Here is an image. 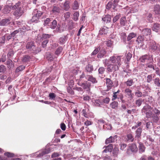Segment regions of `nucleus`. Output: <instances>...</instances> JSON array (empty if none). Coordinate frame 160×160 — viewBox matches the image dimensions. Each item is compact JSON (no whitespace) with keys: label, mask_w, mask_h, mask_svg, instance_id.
<instances>
[{"label":"nucleus","mask_w":160,"mask_h":160,"mask_svg":"<svg viewBox=\"0 0 160 160\" xmlns=\"http://www.w3.org/2000/svg\"><path fill=\"white\" fill-rule=\"evenodd\" d=\"M121 56H112L108 59L109 61L112 64L119 68L121 65Z\"/></svg>","instance_id":"nucleus-1"},{"label":"nucleus","mask_w":160,"mask_h":160,"mask_svg":"<svg viewBox=\"0 0 160 160\" xmlns=\"http://www.w3.org/2000/svg\"><path fill=\"white\" fill-rule=\"evenodd\" d=\"M26 48L27 49L33 53H37L39 52L38 50H37V48L36 47L34 42L32 41L28 42Z\"/></svg>","instance_id":"nucleus-2"},{"label":"nucleus","mask_w":160,"mask_h":160,"mask_svg":"<svg viewBox=\"0 0 160 160\" xmlns=\"http://www.w3.org/2000/svg\"><path fill=\"white\" fill-rule=\"evenodd\" d=\"M15 9L18 10L22 13L24 12L25 11L24 8L20 2H17L12 7V9L14 10Z\"/></svg>","instance_id":"nucleus-3"},{"label":"nucleus","mask_w":160,"mask_h":160,"mask_svg":"<svg viewBox=\"0 0 160 160\" xmlns=\"http://www.w3.org/2000/svg\"><path fill=\"white\" fill-rule=\"evenodd\" d=\"M118 67L112 64H110L107 67V70L109 72L116 71L119 69Z\"/></svg>","instance_id":"nucleus-4"},{"label":"nucleus","mask_w":160,"mask_h":160,"mask_svg":"<svg viewBox=\"0 0 160 160\" xmlns=\"http://www.w3.org/2000/svg\"><path fill=\"white\" fill-rule=\"evenodd\" d=\"M109 30L108 28L107 27H104L101 28L99 31V34L100 35H106L109 33Z\"/></svg>","instance_id":"nucleus-5"},{"label":"nucleus","mask_w":160,"mask_h":160,"mask_svg":"<svg viewBox=\"0 0 160 160\" xmlns=\"http://www.w3.org/2000/svg\"><path fill=\"white\" fill-rule=\"evenodd\" d=\"M61 10V9L58 6L56 5H53L52 7L51 12L54 14H57L60 12Z\"/></svg>","instance_id":"nucleus-6"},{"label":"nucleus","mask_w":160,"mask_h":160,"mask_svg":"<svg viewBox=\"0 0 160 160\" xmlns=\"http://www.w3.org/2000/svg\"><path fill=\"white\" fill-rule=\"evenodd\" d=\"M84 89H86L87 91L89 92L91 89V83L86 82V83H82L81 85Z\"/></svg>","instance_id":"nucleus-7"},{"label":"nucleus","mask_w":160,"mask_h":160,"mask_svg":"<svg viewBox=\"0 0 160 160\" xmlns=\"http://www.w3.org/2000/svg\"><path fill=\"white\" fill-rule=\"evenodd\" d=\"M11 20V17H9L8 18L2 19L0 22V25L2 26L7 25L10 23Z\"/></svg>","instance_id":"nucleus-8"},{"label":"nucleus","mask_w":160,"mask_h":160,"mask_svg":"<svg viewBox=\"0 0 160 160\" xmlns=\"http://www.w3.org/2000/svg\"><path fill=\"white\" fill-rule=\"evenodd\" d=\"M117 138V135H116L114 136H110L107 138L105 140L106 144H108L110 143H113L115 142V139Z\"/></svg>","instance_id":"nucleus-9"},{"label":"nucleus","mask_w":160,"mask_h":160,"mask_svg":"<svg viewBox=\"0 0 160 160\" xmlns=\"http://www.w3.org/2000/svg\"><path fill=\"white\" fill-rule=\"evenodd\" d=\"M144 40V38L142 36H139L137 38L136 42H137L138 45H140L141 46H143V42Z\"/></svg>","instance_id":"nucleus-10"},{"label":"nucleus","mask_w":160,"mask_h":160,"mask_svg":"<svg viewBox=\"0 0 160 160\" xmlns=\"http://www.w3.org/2000/svg\"><path fill=\"white\" fill-rule=\"evenodd\" d=\"M13 6L12 5L10 6L8 5L5 6L3 10V12L4 14H7L9 13Z\"/></svg>","instance_id":"nucleus-11"},{"label":"nucleus","mask_w":160,"mask_h":160,"mask_svg":"<svg viewBox=\"0 0 160 160\" xmlns=\"http://www.w3.org/2000/svg\"><path fill=\"white\" fill-rule=\"evenodd\" d=\"M106 83L108 88L107 91H108L113 86V82L110 78H106Z\"/></svg>","instance_id":"nucleus-12"},{"label":"nucleus","mask_w":160,"mask_h":160,"mask_svg":"<svg viewBox=\"0 0 160 160\" xmlns=\"http://www.w3.org/2000/svg\"><path fill=\"white\" fill-rule=\"evenodd\" d=\"M85 70V72H88L90 73H92L93 70V65L90 64H88L86 66Z\"/></svg>","instance_id":"nucleus-13"},{"label":"nucleus","mask_w":160,"mask_h":160,"mask_svg":"<svg viewBox=\"0 0 160 160\" xmlns=\"http://www.w3.org/2000/svg\"><path fill=\"white\" fill-rule=\"evenodd\" d=\"M7 67L9 69L13 68L14 66V63L10 59H8L6 62Z\"/></svg>","instance_id":"nucleus-14"},{"label":"nucleus","mask_w":160,"mask_h":160,"mask_svg":"<svg viewBox=\"0 0 160 160\" xmlns=\"http://www.w3.org/2000/svg\"><path fill=\"white\" fill-rule=\"evenodd\" d=\"M142 129L141 127L138 128L135 131V138H140L141 136Z\"/></svg>","instance_id":"nucleus-15"},{"label":"nucleus","mask_w":160,"mask_h":160,"mask_svg":"<svg viewBox=\"0 0 160 160\" xmlns=\"http://www.w3.org/2000/svg\"><path fill=\"white\" fill-rule=\"evenodd\" d=\"M142 34L144 36L150 35L151 34V30L148 28H144L142 31Z\"/></svg>","instance_id":"nucleus-16"},{"label":"nucleus","mask_w":160,"mask_h":160,"mask_svg":"<svg viewBox=\"0 0 160 160\" xmlns=\"http://www.w3.org/2000/svg\"><path fill=\"white\" fill-rule=\"evenodd\" d=\"M150 59V56L149 55H145L142 56L139 59L141 62H144Z\"/></svg>","instance_id":"nucleus-17"},{"label":"nucleus","mask_w":160,"mask_h":160,"mask_svg":"<svg viewBox=\"0 0 160 160\" xmlns=\"http://www.w3.org/2000/svg\"><path fill=\"white\" fill-rule=\"evenodd\" d=\"M105 147V149L103 151V152L106 153L108 152H111L113 148V146L112 144H109L108 146H104V148Z\"/></svg>","instance_id":"nucleus-18"},{"label":"nucleus","mask_w":160,"mask_h":160,"mask_svg":"<svg viewBox=\"0 0 160 160\" xmlns=\"http://www.w3.org/2000/svg\"><path fill=\"white\" fill-rule=\"evenodd\" d=\"M157 46L156 42L154 41H152L150 43V49L153 52L157 49Z\"/></svg>","instance_id":"nucleus-19"},{"label":"nucleus","mask_w":160,"mask_h":160,"mask_svg":"<svg viewBox=\"0 0 160 160\" xmlns=\"http://www.w3.org/2000/svg\"><path fill=\"white\" fill-rule=\"evenodd\" d=\"M134 138L132 134L131 133H129L126 136V140L127 142H132L134 141Z\"/></svg>","instance_id":"nucleus-20"},{"label":"nucleus","mask_w":160,"mask_h":160,"mask_svg":"<svg viewBox=\"0 0 160 160\" xmlns=\"http://www.w3.org/2000/svg\"><path fill=\"white\" fill-rule=\"evenodd\" d=\"M129 148L132 152H136L138 151V149L136 145L135 144H132L129 146Z\"/></svg>","instance_id":"nucleus-21"},{"label":"nucleus","mask_w":160,"mask_h":160,"mask_svg":"<svg viewBox=\"0 0 160 160\" xmlns=\"http://www.w3.org/2000/svg\"><path fill=\"white\" fill-rule=\"evenodd\" d=\"M152 30L156 32L160 30V24L158 23H155L152 27Z\"/></svg>","instance_id":"nucleus-22"},{"label":"nucleus","mask_w":160,"mask_h":160,"mask_svg":"<svg viewBox=\"0 0 160 160\" xmlns=\"http://www.w3.org/2000/svg\"><path fill=\"white\" fill-rule=\"evenodd\" d=\"M111 15H107L105 17L102 18V21L106 23H108L111 22Z\"/></svg>","instance_id":"nucleus-23"},{"label":"nucleus","mask_w":160,"mask_h":160,"mask_svg":"<svg viewBox=\"0 0 160 160\" xmlns=\"http://www.w3.org/2000/svg\"><path fill=\"white\" fill-rule=\"evenodd\" d=\"M153 10L156 14H160V6L158 4L155 5L154 7Z\"/></svg>","instance_id":"nucleus-24"},{"label":"nucleus","mask_w":160,"mask_h":160,"mask_svg":"<svg viewBox=\"0 0 160 160\" xmlns=\"http://www.w3.org/2000/svg\"><path fill=\"white\" fill-rule=\"evenodd\" d=\"M125 93L129 97L132 98L133 97V94L132 93V91L129 88H127L125 90Z\"/></svg>","instance_id":"nucleus-25"},{"label":"nucleus","mask_w":160,"mask_h":160,"mask_svg":"<svg viewBox=\"0 0 160 160\" xmlns=\"http://www.w3.org/2000/svg\"><path fill=\"white\" fill-rule=\"evenodd\" d=\"M152 108L150 106L147 105L143 107L142 110L146 113V112H148L150 110H152Z\"/></svg>","instance_id":"nucleus-26"},{"label":"nucleus","mask_w":160,"mask_h":160,"mask_svg":"<svg viewBox=\"0 0 160 160\" xmlns=\"http://www.w3.org/2000/svg\"><path fill=\"white\" fill-rule=\"evenodd\" d=\"M135 95L138 98H140L142 96L144 97H145L147 95L143 94H142V93L139 90H137L135 93Z\"/></svg>","instance_id":"nucleus-27"},{"label":"nucleus","mask_w":160,"mask_h":160,"mask_svg":"<svg viewBox=\"0 0 160 160\" xmlns=\"http://www.w3.org/2000/svg\"><path fill=\"white\" fill-rule=\"evenodd\" d=\"M57 25V21L54 20L52 22H50L48 27L52 29H54Z\"/></svg>","instance_id":"nucleus-28"},{"label":"nucleus","mask_w":160,"mask_h":160,"mask_svg":"<svg viewBox=\"0 0 160 160\" xmlns=\"http://www.w3.org/2000/svg\"><path fill=\"white\" fill-rule=\"evenodd\" d=\"M118 103L117 101L112 102L110 105V107L112 108L117 109L118 108Z\"/></svg>","instance_id":"nucleus-29"},{"label":"nucleus","mask_w":160,"mask_h":160,"mask_svg":"<svg viewBox=\"0 0 160 160\" xmlns=\"http://www.w3.org/2000/svg\"><path fill=\"white\" fill-rule=\"evenodd\" d=\"M139 145L138 147L139 152L142 153L144 152L145 148L143 144L141 143H139Z\"/></svg>","instance_id":"nucleus-30"},{"label":"nucleus","mask_w":160,"mask_h":160,"mask_svg":"<svg viewBox=\"0 0 160 160\" xmlns=\"http://www.w3.org/2000/svg\"><path fill=\"white\" fill-rule=\"evenodd\" d=\"M137 34L136 33L132 32L129 33L127 38V41H130L132 38H135Z\"/></svg>","instance_id":"nucleus-31"},{"label":"nucleus","mask_w":160,"mask_h":160,"mask_svg":"<svg viewBox=\"0 0 160 160\" xmlns=\"http://www.w3.org/2000/svg\"><path fill=\"white\" fill-rule=\"evenodd\" d=\"M88 76V80L92 82V83H95L97 82V81L95 78L93 77L92 75H89Z\"/></svg>","instance_id":"nucleus-32"},{"label":"nucleus","mask_w":160,"mask_h":160,"mask_svg":"<svg viewBox=\"0 0 160 160\" xmlns=\"http://www.w3.org/2000/svg\"><path fill=\"white\" fill-rule=\"evenodd\" d=\"M124 83L127 86L130 87L133 84L134 82L132 79H128L127 81L125 82Z\"/></svg>","instance_id":"nucleus-33"},{"label":"nucleus","mask_w":160,"mask_h":160,"mask_svg":"<svg viewBox=\"0 0 160 160\" xmlns=\"http://www.w3.org/2000/svg\"><path fill=\"white\" fill-rule=\"evenodd\" d=\"M30 59V56L28 55H25L22 57V60L23 62H26L29 61Z\"/></svg>","instance_id":"nucleus-34"},{"label":"nucleus","mask_w":160,"mask_h":160,"mask_svg":"<svg viewBox=\"0 0 160 160\" xmlns=\"http://www.w3.org/2000/svg\"><path fill=\"white\" fill-rule=\"evenodd\" d=\"M15 10L13 14L16 17H20L23 14L20 11L17 9H15Z\"/></svg>","instance_id":"nucleus-35"},{"label":"nucleus","mask_w":160,"mask_h":160,"mask_svg":"<svg viewBox=\"0 0 160 160\" xmlns=\"http://www.w3.org/2000/svg\"><path fill=\"white\" fill-rule=\"evenodd\" d=\"M126 18L125 17H123L120 19V24L122 26H124L126 22Z\"/></svg>","instance_id":"nucleus-36"},{"label":"nucleus","mask_w":160,"mask_h":160,"mask_svg":"<svg viewBox=\"0 0 160 160\" xmlns=\"http://www.w3.org/2000/svg\"><path fill=\"white\" fill-rule=\"evenodd\" d=\"M79 14L78 12H75L73 14V19L74 21H77L78 19Z\"/></svg>","instance_id":"nucleus-37"},{"label":"nucleus","mask_w":160,"mask_h":160,"mask_svg":"<svg viewBox=\"0 0 160 160\" xmlns=\"http://www.w3.org/2000/svg\"><path fill=\"white\" fill-rule=\"evenodd\" d=\"M106 46L108 47H112V48L113 46V42L111 40H108L105 42Z\"/></svg>","instance_id":"nucleus-38"},{"label":"nucleus","mask_w":160,"mask_h":160,"mask_svg":"<svg viewBox=\"0 0 160 160\" xmlns=\"http://www.w3.org/2000/svg\"><path fill=\"white\" fill-rule=\"evenodd\" d=\"M106 50L104 49H102L101 52L98 54L97 57L98 58H102L106 54Z\"/></svg>","instance_id":"nucleus-39"},{"label":"nucleus","mask_w":160,"mask_h":160,"mask_svg":"<svg viewBox=\"0 0 160 160\" xmlns=\"http://www.w3.org/2000/svg\"><path fill=\"white\" fill-rule=\"evenodd\" d=\"M154 83L156 86L160 87V80L159 78H157L154 79Z\"/></svg>","instance_id":"nucleus-40"},{"label":"nucleus","mask_w":160,"mask_h":160,"mask_svg":"<svg viewBox=\"0 0 160 160\" xmlns=\"http://www.w3.org/2000/svg\"><path fill=\"white\" fill-rule=\"evenodd\" d=\"M64 9L66 11H68L70 8L69 2L68 1H66L64 3Z\"/></svg>","instance_id":"nucleus-41"},{"label":"nucleus","mask_w":160,"mask_h":160,"mask_svg":"<svg viewBox=\"0 0 160 160\" xmlns=\"http://www.w3.org/2000/svg\"><path fill=\"white\" fill-rule=\"evenodd\" d=\"M25 68V67L23 65H21L17 67L16 70L15 72L18 73L19 72H21L24 70Z\"/></svg>","instance_id":"nucleus-42"},{"label":"nucleus","mask_w":160,"mask_h":160,"mask_svg":"<svg viewBox=\"0 0 160 160\" xmlns=\"http://www.w3.org/2000/svg\"><path fill=\"white\" fill-rule=\"evenodd\" d=\"M22 29L21 28H19L18 30H15L13 32L11 33V35L12 36V37H14L19 32H21Z\"/></svg>","instance_id":"nucleus-43"},{"label":"nucleus","mask_w":160,"mask_h":160,"mask_svg":"<svg viewBox=\"0 0 160 160\" xmlns=\"http://www.w3.org/2000/svg\"><path fill=\"white\" fill-rule=\"evenodd\" d=\"M46 57L47 59L50 61H52L54 58V57L52 56L51 53L49 52H47L46 53Z\"/></svg>","instance_id":"nucleus-44"},{"label":"nucleus","mask_w":160,"mask_h":160,"mask_svg":"<svg viewBox=\"0 0 160 160\" xmlns=\"http://www.w3.org/2000/svg\"><path fill=\"white\" fill-rule=\"evenodd\" d=\"M152 124V122H147L146 124V129L148 130L151 129Z\"/></svg>","instance_id":"nucleus-45"},{"label":"nucleus","mask_w":160,"mask_h":160,"mask_svg":"<svg viewBox=\"0 0 160 160\" xmlns=\"http://www.w3.org/2000/svg\"><path fill=\"white\" fill-rule=\"evenodd\" d=\"M151 118H152L153 119V122L155 123H157L159 120V117L158 116L154 114L151 117Z\"/></svg>","instance_id":"nucleus-46"},{"label":"nucleus","mask_w":160,"mask_h":160,"mask_svg":"<svg viewBox=\"0 0 160 160\" xmlns=\"http://www.w3.org/2000/svg\"><path fill=\"white\" fill-rule=\"evenodd\" d=\"M14 55L13 51L12 49L9 50V51L7 54V56L8 59H10Z\"/></svg>","instance_id":"nucleus-47"},{"label":"nucleus","mask_w":160,"mask_h":160,"mask_svg":"<svg viewBox=\"0 0 160 160\" xmlns=\"http://www.w3.org/2000/svg\"><path fill=\"white\" fill-rule=\"evenodd\" d=\"M52 19L50 18H47L44 21V24L45 26H49V24L50 23V22L52 21Z\"/></svg>","instance_id":"nucleus-48"},{"label":"nucleus","mask_w":160,"mask_h":160,"mask_svg":"<svg viewBox=\"0 0 160 160\" xmlns=\"http://www.w3.org/2000/svg\"><path fill=\"white\" fill-rule=\"evenodd\" d=\"M143 100L142 98H139L135 101L136 105L138 107L140 106Z\"/></svg>","instance_id":"nucleus-49"},{"label":"nucleus","mask_w":160,"mask_h":160,"mask_svg":"<svg viewBox=\"0 0 160 160\" xmlns=\"http://www.w3.org/2000/svg\"><path fill=\"white\" fill-rule=\"evenodd\" d=\"M150 110L148 112L146 113V117L148 118H151V117L153 115V112Z\"/></svg>","instance_id":"nucleus-50"},{"label":"nucleus","mask_w":160,"mask_h":160,"mask_svg":"<svg viewBox=\"0 0 160 160\" xmlns=\"http://www.w3.org/2000/svg\"><path fill=\"white\" fill-rule=\"evenodd\" d=\"M120 34L121 39H123V41H125L127 37L126 33L124 32H122Z\"/></svg>","instance_id":"nucleus-51"},{"label":"nucleus","mask_w":160,"mask_h":160,"mask_svg":"<svg viewBox=\"0 0 160 160\" xmlns=\"http://www.w3.org/2000/svg\"><path fill=\"white\" fill-rule=\"evenodd\" d=\"M67 39L65 37H62L59 38V42L61 44H63L66 42Z\"/></svg>","instance_id":"nucleus-52"},{"label":"nucleus","mask_w":160,"mask_h":160,"mask_svg":"<svg viewBox=\"0 0 160 160\" xmlns=\"http://www.w3.org/2000/svg\"><path fill=\"white\" fill-rule=\"evenodd\" d=\"M78 8L79 5L78 2L76 1H75L72 6V9L73 10H77Z\"/></svg>","instance_id":"nucleus-53"},{"label":"nucleus","mask_w":160,"mask_h":160,"mask_svg":"<svg viewBox=\"0 0 160 160\" xmlns=\"http://www.w3.org/2000/svg\"><path fill=\"white\" fill-rule=\"evenodd\" d=\"M88 110V109L87 110L86 109H83L82 111V112L84 117L87 118H88V115L87 114V112Z\"/></svg>","instance_id":"nucleus-54"},{"label":"nucleus","mask_w":160,"mask_h":160,"mask_svg":"<svg viewBox=\"0 0 160 160\" xmlns=\"http://www.w3.org/2000/svg\"><path fill=\"white\" fill-rule=\"evenodd\" d=\"M152 74H150L148 75L147 78V82L150 83L152 81Z\"/></svg>","instance_id":"nucleus-55"},{"label":"nucleus","mask_w":160,"mask_h":160,"mask_svg":"<svg viewBox=\"0 0 160 160\" xmlns=\"http://www.w3.org/2000/svg\"><path fill=\"white\" fill-rule=\"evenodd\" d=\"M4 155L7 157L8 158H12L14 156L13 153L9 152H7L4 153Z\"/></svg>","instance_id":"nucleus-56"},{"label":"nucleus","mask_w":160,"mask_h":160,"mask_svg":"<svg viewBox=\"0 0 160 160\" xmlns=\"http://www.w3.org/2000/svg\"><path fill=\"white\" fill-rule=\"evenodd\" d=\"M62 48L61 47H59L55 52V54L58 55H59L62 51Z\"/></svg>","instance_id":"nucleus-57"},{"label":"nucleus","mask_w":160,"mask_h":160,"mask_svg":"<svg viewBox=\"0 0 160 160\" xmlns=\"http://www.w3.org/2000/svg\"><path fill=\"white\" fill-rule=\"evenodd\" d=\"M118 3L117 0H114L113 2H112V8L113 9H114L117 6Z\"/></svg>","instance_id":"nucleus-58"},{"label":"nucleus","mask_w":160,"mask_h":160,"mask_svg":"<svg viewBox=\"0 0 160 160\" xmlns=\"http://www.w3.org/2000/svg\"><path fill=\"white\" fill-rule=\"evenodd\" d=\"M142 124V123L141 122L138 121L136 123V125L132 127V129H135L136 128H138V127L141 126V125Z\"/></svg>","instance_id":"nucleus-59"},{"label":"nucleus","mask_w":160,"mask_h":160,"mask_svg":"<svg viewBox=\"0 0 160 160\" xmlns=\"http://www.w3.org/2000/svg\"><path fill=\"white\" fill-rule=\"evenodd\" d=\"M38 18H37V16L34 14V16L32 17L31 21L32 22H35L37 23L38 22Z\"/></svg>","instance_id":"nucleus-60"},{"label":"nucleus","mask_w":160,"mask_h":160,"mask_svg":"<svg viewBox=\"0 0 160 160\" xmlns=\"http://www.w3.org/2000/svg\"><path fill=\"white\" fill-rule=\"evenodd\" d=\"M49 97L50 99L54 100L56 97V95L54 93H51L49 94Z\"/></svg>","instance_id":"nucleus-61"},{"label":"nucleus","mask_w":160,"mask_h":160,"mask_svg":"<svg viewBox=\"0 0 160 160\" xmlns=\"http://www.w3.org/2000/svg\"><path fill=\"white\" fill-rule=\"evenodd\" d=\"M71 12H67L65 13L64 14V18H65V19L67 20L70 17L71 15Z\"/></svg>","instance_id":"nucleus-62"},{"label":"nucleus","mask_w":160,"mask_h":160,"mask_svg":"<svg viewBox=\"0 0 160 160\" xmlns=\"http://www.w3.org/2000/svg\"><path fill=\"white\" fill-rule=\"evenodd\" d=\"M110 100V99L109 98L106 97L102 99V102L106 104H108L109 103Z\"/></svg>","instance_id":"nucleus-63"},{"label":"nucleus","mask_w":160,"mask_h":160,"mask_svg":"<svg viewBox=\"0 0 160 160\" xmlns=\"http://www.w3.org/2000/svg\"><path fill=\"white\" fill-rule=\"evenodd\" d=\"M37 13L35 15L37 16V18H38V19H39V18L42 14V12L41 11H38V10H36Z\"/></svg>","instance_id":"nucleus-64"}]
</instances>
